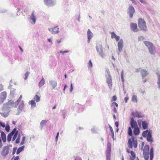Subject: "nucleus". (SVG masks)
<instances>
[{"label": "nucleus", "instance_id": "nucleus-1", "mask_svg": "<svg viewBox=\"0 0 160 160\" xmlns=\"http://www.w3.org/2000/svg\"><path fill=\"white\" fill-rule=\"evenodd\" d=\"M143 157L146 160H148L150 157V160H152L154 157V149L152 147L150 149L149 146L146 145L143 150Z\"/></svg>", "mask_w": 160, "mask_h": 160}, {"label": "nucleus", "instance_id": "nucleus-2", "mask_svg": "<svg viewBox=\"0 0 160 160\" xmlns=\"http://www.w3.org/2000/svg\"><path fill=\"white\" fill-rule=\"evenodd\" d=\"M13 103L10 101L4 104L2 108V112H0V114L1 116L4 118L8 117L9 112V109L12 106Z\"/></svg>", "mask_w": 160, "mask_h": 160}, {"label": "nucleus", "instance_id": "nucleus-3", "mask_svg": "<svg viewBox=\"0 0 160 160\" xmlns=\"http://www.w3.org/2000/svg\"><path fill=\"white\" fill-rule=\"evenodd\" d=\"M18 131L16 128H14L12 132L9 133L7 137V141L8 142H9L11 141L12 136L14 135L12 139V141H14L17 137L18 135Z\"/></svg>", "mask_w": 160, "mask_h": 160}, {"label": "nucleus", "instance_id": "nucleus-4", "mask_svg": "<svg viewBox=\"0 0 160 160\" xmlns=\"http://www.w3.org/2000/svg\"><path fill=\"white\" fill-rule=\"evenodd\" d=\"M128 146L130 148L133 147L136 148L137 147V141L133 137H132L128 139Z\"/></svg>", "mask_w": 160, "mask_h": 160}, {"label": "nucleus", "instance_id": "nucleus-5", "mask_svg": "<svg viewBox=\"0 0 160 160\" xmlns=\"http://www.w3.org/2000/svg\"><path fill=\"white\" fill-rule=\"evenodd\" d=\"M138 27L141 30L146 31L147 27L145 21L143 19L139 18L138 21Z\"/></svg>", "mask_w": 160, "mask_h": 160}, {"label": "nucleus", "instance_id": "nucleus-6", "mask_svg": "<svg viewBox=\"0 0 160 160\" xmlns=\"http://www.w3.org/2000/svg\"><path fill=\"white\" fill-rule=\"evenodd\" d=\"M7 96V92L5 91L2 92L0 93V105L6 99Z\"/></svg>", "mask_w": 160, "mask_h": 160}, {"label": "nucleus", "instance_id": "nucleus-7", "mask_svg": "<svg viewBox=\"0 0 160 160\" xmlns=\"http://www.w3.org/2000/svg\"><path fill=\"white\" fill-rule=\"evenodd\" d=\"M96 50L97 52L99 53V55L102 58L104 56V53L103 52L102 47L101 45H100L97 47Z\"/></svg>", "mask_w": 160, "mask_h": 160}, {"label": "nucleus", "instance_id": "nucleus-8", "mask_svg": "<svg viewBox=\"0 0 160 160\" xmlns=\"http://www.w3.org/2000/svg\"><path fill=\"white\" fill-rule=\"evenodd\" d=\"M135 12L134 8L132 6H130L129 7L128 13L129 14L130 18H132L133 14Z\"/></svg>", "mask_w": 160, "mask_h": 160}, {"label": "nucleus", "instance_id": "nucleus-9", "mask_svg": "<svg viewBox=\"0 0 160 160\" xmlns=\"http://www.w3.org/2000/svg\"><path fill=\"white\" fill-rule=\"evenodd\" d=\"M130 125L131 127L132 128H134L138 127L136 121L134 120L133 118H132L131 119Z\"/></svg>", "mask_w": 160, "mask_h": 160}, {"label": "nucleus", "instance_id": "nucleus-10", "mask_svg": "<svg viewBox=\"0 0 160 160\" xmlns=\"http://www.w3.org/2000/svg\"><path fill=\"white\" fill-rule=\"evenodd\" d=\"M48 30L52 34H56L59 32V28L57 26L53 28H48Z\"/></svg>", "mask_w": 160, "mask_h": 160}, {"label": "nucleus", "instance_id": "nucleus-11", "mask_svg": "<svg viewBox=\"0 0 160 160\" xmlns=\"http://www.w3.org/2000/svg\"><path fill=\"white\" fill-rule=\"evenodd\" d=\"M106 82L108 83L109 88H111L112 86V79L111 76L108 75L106 78Z\"/></svg>", "mask_w": 160, "mask_h": 160}, {"label": "nucleus", "instance_id": "nucleus-12", "mask_svg": "<svg viewBox=\"0 0 160 160\" xmlns=\"http://www.w3.org/2000/svg\"><path fill=\"white\" fill-rule=\"evenodd\" d=\"M130 27L131 29L134 32H137L138 31V29L137 28V25L135 23H131L130 24Z\"/></svg>", "mask_w": 160, "mask_h": 160}, {"label": "nucleus", "instance_id": "nucleus-13", "mask_svg": "<svg viewBox=\"0 0 160 160\" xmlns=\"http://www.w3.org/2000/svg\"><path fill=\"white\" fill-rule=\"evenodd\" d=\"M45 4L49 6H52L54 5V0H44Z\"/></svg>", "mask_w": 160, "mask_h": 160}, {"label": "nucleus", "instance_id": "nucleus-14", "mask_svg": "<svg viewBox=\"0 0 160 160\" xmlns=\"http://www.w3.org/2000/svg\"><path fill=\"white\" fill-rule=\"evenodd\" d=\"M118 46V50L119 52H121L123 47V41L122 39H121L119 41Z\"/></svg>", "mask_w": 160, "mask_h": 160}, {"label": "nucleus", "instance_id": "nucleus-15", "mask_svg": "<svg viewBox=\"0 0 160 160\" xmlns=\"http://www.w3.org/2000/svg\"><path fill=\"white\" fill-rule=\"evenodd\" d=\"M93 34L91 31L90 29H88L87 32V36L88 38V43L90 42V39L92 37Z\"/></svg>", "mask_w": 160, "mask_h": 160}, {"label": "nucleus", "instance_id": "nucleus-16", "mask_svg": "<svg viewBox=\"0 0 160 160\" xmlns=\"http://www.w3.org/2000/svg\"><path fill=\"white\" fill-rule=\"evenodd\" d=\"M8 148L7 147H4L2 152V154L4 156H5L8 153Z\"/></svg>", "mask_w": 160, "mask_h": 160}, {"label": "nucleus", "instance_id": "nucleus-17", "mask_svg": "<svg viewBox=\"0 0 160 160\" xmlns=\"http://www.w3.org/2000/svg\"><path fill=\"white\" fill-rule=\"evenodd\" d=\"M111 37L112 38H115L116 40L118 41L119 39V37L117 36L114 32H111Z\"/></svg>", "mask_w": 160, "mask_h": 160}, {"label": "nucleus", "instance_id": "nucleus-18", "mask_svg": "<svg viewBox=\"0 0 160 160\" xmlns=\"http://www.w3.org/2000/svg\"><path fill=\"white\" fill-rule=\"evenodd\" d=\"M118 106V104L116 102H113L112 103V106H113V111L115 113H116L117 112L116 108H117Z\"/></svg>", "mask_w": 160, "mask_h": 160}, {"label": "nucleus", "instance_id": "nucleus-19", "mask_svg": "<svg viewBox=\"0 0 160 160\" xmlns=\"http://www.w3.org/2000/svg\"><path fill=\"white\" fill-rule=\"evenodd\" d=\"M147 137V141L148 142H153V140L152 138L151 134L150 131L149 132Z\"/></svg>", "mask_w": 160, "mask_h": 160}, {"label": "nucleus", "instance_id": "nucleus-20", "mask_svg": "<svg viewBox=\"0 0 160 160\" xmlns=\"http://www.w3.org/2000/svg\"><path fill=\"white\" fill-rule=\"evenodd\" d=\"M148 49L149 50V52L151 54L154 55L155 54L156 51L155 50V48L153 46Z\"/></svg>", "mask_w": 160, "mask_h": 160}, {"label": "nucleus", "instance_id": "nucleus-21", "mask_svg": "<svg viewBox=\"0 0 160 160\" xmlns=\"http://www.w3.org/2000/svg\"><path fill=\"white\" fill-rule=\"evenodd\" d=\"M140 132V130L138 127L134 128L133 133L135 135H138Z\"/></svg>", "mask_w": 160, "mask_h": 160}, {"label": "nucleus", "instance_id": "nucleus-22", "mask_svg": "<svg viewBox=\"0 0 160 160\" xmlns=\"http://www.w3.org/2000/svg\"><path fill=\"white\" fill-rule=\"evenodd\" d=\"M144 43L145 45L148 48V49L153 46V44L148 41H145Z\"/></svg>", "mask_w": 160, "mask_h": 160}, {"label": "nucleus", "instance_id": "nucleus-23", "mask_svg": "<svg viewBox=\"0 0 160 160\" xmlns=\"http://www.w3.org/2000/svg\"><path fill=\"white\" fill-rule=\"evenodd\" d=\"M141 73L142 77H145L147 76L148 74V73L145 69H142L141 71Z\"/></svg>", "mask_w": 160, "mask_h": 160}, {"label": "nucleus", "instance_id": "nucleus-24", "mask_svg": "<svg viewBox=\"0 0 160 160\" xmlns=\"http://www.w3.org/2000/svg\"><path fill=\"white\" fill-rule=\"evenodd\" d=\"M1 136L3 142H6V136L5 133L3 132H1Z\"/></svg>", "mask_w": 160, "mask_h": 160}, {"label": "nucleus", "instance_id": "nucleus-25", "mask_svg": "<svg viewBox=\"0 0 160 160\" xmlns=\"http://www.w3.org/2000/svg\"><path fill=\"white\" fill-rule=\"evenodd\" d=\"M130 153L131 156H130V159H131L132 158L133 159H136L137 157H136V154L133 151H130Z\"/></svg>", "mask_w": 160, "mask_h": 160}, {"label": "nucleus", "instance_id": "nucleus-26", "mask_svg": "<svg viewBox=\"0 0 160 160\" xmlns=\"http://www.w3.org/2000/svg\"><path fill=\"white\" fill-rule=\"evenodd\" d=\"M142 125L143 129H146L148 128V124L146 121H142Z\"/></svg>", "mask_w": 160, "mask_h": 160}, {"label": "nucleus", "instance_id": "nucleus-27", "mask_svg": "<svg viewBox=\"0 0 160 160\" xmlns=\"http://www.w3.org/2000/svg\"><path fill=\"white\" fill-rule=\"evenodd\" d=\"M21 138V135L20 133H18V135L16 138L15 141V143L16 144H18L20 142V139Z\"/></svg>", "mask_w": 160, "mask_h": 160}, {"label": "nucleus", "instance_id": "nucleus-28", "mask_svg": "<svg viewBox=\"0 0 160 160\" xmlns=\"http://www.w3.org/2000/svg\"><path fill=\"white\" fill-rule=\"evenodd\" d=\"M24 148L25 146H23L18 148L16 152L17 154H19L22 151L24 150Z\"/></svg>", "mask_w": 160, "mask_h": 160}, {"label": "nucleus", "instance_id": "nucleus-29", "mask_svg": "<svg viewBox=\"0 0 160 160\" xmlns=\"http://www.w3.org/2000/svg\"><path fill=\"white\" fill-rule=\"evenodd\" d=\"M52 89H54L57 86V82L56 81H52L50 82Z\"/></svg>", "mask_w": 160, "mask_h": 160}, {"label": "nucleus", "instance_id": "nucleus-30", "mask_svg": "<svg viewBox=\"0 0 160 160\" xmlns=\"http://www.w3.org/2000/svg\"><path fill=\"white\" fill-rule=\"evenodd\" d=\"M45 83V80L43 78H42L41 80L39 82L38 85L40 87L42 86Z\"/></svg>", "mask_w": 160, "mask_h": 160}, {"label": "nucleus", "instance_id": "nucleus-31", "mask_svg": "<svg viewBox=\"0 0 160 160\" xmlns=\"http://www.w3.org/2000/svg\"><path fill=\"white\" fill-rule=\"evenodd\" d=\"M48 120H42L40 122V126L42 128L43 127V126L45 125L46 123L47 122Z\"/></svg>", "mask_w": 160, "mask_h": 160}, {"label": "nucleus", "instance_id": "nucleus-32", "mask_svg": "<svg viewBox=\"0 0 160 160\" xmlns=\"http://www.w3.org/2000/svg\"><path fill=\"white\" fill-rule=\"evenodd\" d=\"M128 133L130 136H132V131L130 127H129L128 128Z\"/></svg>", "mask_w": 160, "mask_h": 160}, {"label": "nucleus", "instance_id": "nucleus-33", "mask_svg": "<svg viewBox=\"0 0 160 160\" xmlns=\"http://www.w3.org/2000/svg\"><path fill=\"white\" fill-rule=\"evenodd\" d=\"M132 114L133 116H134L138 117V118H141L142 117V116L141 115L140 113L138 112H136L135 113H134V114H133V113H132Z\"/></svg>", "mask_w": 160, "mask_h": 160}, {"label": "nucleus", "instance_id": "nucleus-34", "mask_svg": "<svg viewBox=\"0 0 160 160\" xmlns=\"http://www.w3.org/2000/svg\"><path fill=\"white\" fill-rule=\"evenodd\" d=\"M33 99L37 102H39L40 100V97L37 95H35Z\"/></svg>", "mask_w": 160, "mask_h": 160}, {"label": "nucleus", "instance_id": "nucleus-35", "mask_svg": "<svg viewBox=\"0 0 160 160\" xmlns=\"http://www.w3.org/2000/svg\"><path fill=\"white\" fill-rule=\"evenodd\" d=\"M149 132H148V130H146L143 131L142 133V136L144 137H146L147 136V135L148 133Z\"/></svg>", "mask_w": 160, "mask_h": 160}, {"label": "nucleus", "instance_id": "nucleus-36", "mask_svg": "<svg viewBox=\"0 0 160 160\" xmlns=\"http://www.w3.org/2000/svg\"><path fill=\"white\" fill-rule=\"evenodd\" d=\"M30 104L32 107H35L36 106V104L34 101L31 100L30 101Z\"/></svg>", "mask_w": 160, "mask_h": 160}, {"label": "nucleus", "instance_id": "nucleus-37", "mask_svg": "<svg viewBox=\"0 0 160 160\" xmlns=\"http://www.w3.org/2000/svg\"><path fill=\"white\" fill-rule=\"evenodd\" d=\"M88 67L89 68H91L92 67V64L91 60H90L88 64Z\"/></svg>", "mask_w": 160, "mask_h": 160}, {"label": "nucleus", "instance_id": "nucleus-38", "mask_svg": "<svg viewBox=\"0 0 160 160\" xmlns=\"http://www.w3.org/2000/svg\"><path fill=\"white\" fill-rule=\"evenodd\" d=\"M111 148L109 147H107V149L106 151V155H111Z\"/></svg>", "mask_w": 160, "mask_h": 160}, {"label": "nucleus", "instance_id": "nucleus-39", "mask_svg": "<svg viewBox=\"0 0 160 160\" xmlns=\"http://www.w3.org/2000/svg\"><path fill=\"white\" fill-rule=\"evenodd\" d=\"M109 128L110 129V130L112 136V137H113L114 136V132L113 129L112 127L110 125H109Z\"/></svg>", "mask_w": 160, "mask_h": 160}, {"label": "nucleus", "instance_id": "nucleus-40", "mask_svg": "<svg viewBox=\"0 0 160 160\" xmlns=\"http://www.w3.org/2000/svg\"><path fill=\"white\" fill-rule=\"evenodd\" d=\"M25 138L26 137L25 136H23L22 137V140L20 143V145H23L25 143Z\"/></svg>", "mask_w": 160, "mask_h": 160}, {"label": "nucleus", "instance_id": "nucleus-41", "mask_svg": "<svg viewBox=\"0 0 160 160\" xmlns=\"http://www.w3.org/2000/svg\"><path fill=\"white\" fill-rule=\"evenodd\" d=\"M132 100L133 102H137V96L135 95L133 96Z\"/></svg>", "mask_w": 160, "mask_h": 160}, {"label": "nucleus", "instance_id": "nucleus-42", "mask_svg": "<svg viewBox=\"0 0 160 160\" xmlns=\"http://www.w3.org/2000/svg\"><path fill=\"white\" fill-rule=\"evenodd\" d=\"M31 16H32V19L34 23H35V17L34 16L33 12L32 13V15H31Z\"/></svg>", "mask_w": 160, "mask_h": 160}, {"label": "nucleus", "instance_id": "nucleus-43", "mask_svg": "<svg viewBox=\"0 0 160 160\" xmlns=\"http://www.w3.org/2000/svg\"><path fill=\"white\" fill-rule=\"evenodd\" d=\"M158 87L160 88V75L158 76Z\"/></svg>", "mask_w": 160, "mask_h": 160}, {"label": "nucleus", "instance_id": "nucleus-44", "mask_svg": "<svg viewBox=\"0 0 160 160\" xmlns=\"http://www.w3.org/2000/svg\"><path fill=\"white\" fill-rule=\"evenodd\" d=\"M5 129L7 132H9L10 130V127L8 124H7L6 127H5Z\"/></svg>", "mask_w": 160, "mask_h": 160}, {"label": "nucleus", "instance_id": "nucleus-45", "mask_svg": "<svg viewBox=\"0 0 160 160\" xmlns=\"http://www.w3.org/2000/svg\"><path fill=\"white\" fill-rule=\"evenodd\" d=\"M29 74V72H27L25 74V77L24 78V79L25 80H26L28 78V77Z\"/></svg>", "mask_w": 160, "mask_h": 160}, {"label": "nucleus", "instance_id": "nucleus-46", "mask_svg": "<svg viewBox=\"0 0 160 160\" xmlns=\"http://www.w3.org/2000/svg\"><path fill=\"white\" fill-rule=\"evenodd\" d=\"M117 99V98L116 96H113L112 100L111 101H115Z\"/></svg>", "mask_w": 160, "mask_h": 160}, {"label": "nucleus", "instance_id": "nucleus-47", "mask_svg": "<svg viewBox=\"0 0 160 160\" xmlns=\"http://www.w3.org/2000/svg\"><path fill=\"white\" fill-rule=\"evenodd\" d=\"M111 155H106L107 160H110Z\"/></svg>", "mask_w": 160, "mask_h": 160}, {"label": "nucleus", "instance_id": "nucleus-48", "mask_svg": "<svg viewBox=\"0 0 160 160\" xmlns=\"http://www.w3.org/2000/svg\"><path fill=\"white\" fill-rule=\"evenodd\" d=\"M3 86L2 84H0V92L3 90Z\"/></svg>", "mask_w": 160, "mask_h": 160}, {"label": "nucleus", "instance_id": "nucleus-49", "mask_svg": "<svg viewBox=\"0 0 160 160\" xmlns=\"http://www.w3.org/2000/svg\"><path fill=\"white\" fill-rule=\"evenodd\" d=\"M0 125L1 126H2L3 128H4L5 127V123L4 122H0Z\"/></svg>", "mask_w": 160, "mask_h": 160}, {"label": "nucleus", "instance_id": "nucleus-50", "mask_svg": "<svg viewBox=\"0 0 160 160\" xmlns=\"http://www.w3.org/2000/svg\"><path fill=\"white\" fill-rule=\"evenodd\" d=\"M144 38L143 36H140L138 37V39L139 41L142 40L144 39Z\"/></svg>", "mask_w": 160, "mask_h": 160}, {"label": "nucleus", "instance_id": "nucleus-51", "mask_svg": "<svg viewBox=\"0 0 160 160\" xmlns=\"http://www.w3.org/2000/svg\"><path fill=\"white\" fill-rule=\"evenodd\" d=\"M142 121L141 120V121L138 120V125L140 127L141 126V125L142 124Z\"/></svg>", "mask_w": 160, "mask_h": 160}, {"label": "nucleus", "instance_id": "nucleus-52", "mask_svg": "<svg viewBox=\"0 0 160 160\" xmlns=\"http://www.w3.org/2000/svg\"><path fill=\"white\" fill-rule=\"evenodd\" d=\"M140 2L142 3H146V2L145 0H139Z\"/></svg>", "mask_w": 160, "mask_h": 160}, {"label": "nucleus", "instance_id": "nucleus-53", "mask_svg": "<svg viewBox=\"0 0 160 160\" xmlns=\"http://www.w3.org/2000/svg\"><path fill=\"white\" fill-rule=\"evenodd\" d=\"M73 90L72 84V83L71 84V88H70V91L71 92H72Z\"/></svg>", "mask_w": 160, "mask_h": 160}, {"label": "nucleus", "instance_id": "nucleus-54", "mask_svg": "<svg viewBox=\"0 0 160 160\" xmlns=\"http://www.w3.org/2000/svg\"><path fill=\"white\" fill-rule=\"evenodd\" d=\"M59 132H58L57 133V136L56 137V141H57L58 140V135H59Z\"/></svg>", "mask_w": 160, "mask_h": 160}, {"label": "nucleus", "instance_id": "nucleus-55", "mask_svg": "<svg viewBox=\"0 0 160 160\" xmlns=\"http://www.w3.org/2000/svg\"><path fill=\"white\" fill-rule=\"evenodd\" d=\"M68 52V51H65L64 52H62V51H60V53H62V54H63L64 53H67Z\"/></svg>", "mask_w": 160, "mask_h": 160}, {"label": "nucleus", "instance_id": "nucleus-56", "mask_svg": "<svg viewBox=\"0 0 160 160\" xmlns=\"http://www.w3.org/2000/svg\"><path fill=\"white\" fill-rule=\"evenodd\" d=\"M115 125L118 128V125H119L118 122H116L115 123Z\"/></svg>", "mask_w": 160, "mask_h": 160}, {"label": "nucleus", "instance_id": "nucleus-57", "mask_svg": "<svg viewBox=\"0 0 160 160\" xmlns=\"http://www.w3.org/2000/svg\"><path fill=\"white\" fill-rule=\"evenodd\" d=\"M22 98V96L21 95L20 96V97H19V98L18 99L17 101L18 102H20L21 101V100Z\"/></svg>", "mask_w": 160, "mask_h": 160}, {"label": "nucleus", "instance_id": "nucleus-58", "mask_svg": "<svg viewBox=\"0 0 160 160\" xmlns=\"http://www.w3.org/2000/svg\"><path fill=\"white\" fill-rule=\"evenodd\" d=\"M128 97H126L125 98H124V100H125V101L126 102H127V101L128 100Z\"/></svg>", "mask_w": 160, "mask_h": 160}, {"label": "nucleus", "instance_id": "nucleus-59", "mask_svg": "<svg viewBox=\"0 0 160 160\" xmlns=\"http://www.w3.org/2000/svg\"><path fill=\"white\" fill-rule=\"evenodd\" d=\"M123 71H122V72H121V78H122V80H123Z\"/></svg>", "mask_w": 160, "mask_h": 160}, {"label": "nucleus", "instance_id": "nucleus-60", "mask_svg": "<svg viewBox=\"0 0 160 160\" xmlns=\"http://www.w3.org/2000/svg\"><path fill=\"white\" fill-rule=\"evenodd\" d=\"M2 140L0 139V148H1L2 147Z\"/></svg>", "mask_w": 160, "mask_h": 160}, {"label": "nucleus", "instance_id": "nucleus-61", "mask_svg": "<svg viewBox=\"0 0 160 160\" xmlns=\"http://www.w3.org/2000/svg\"><path fill=\"white\" fill-rule=\"evenodd\" d=\"M61 40H62V38L58 40L57 41V43H60L61 42Z\"/></svg>", "mask_w": 160, "mask_h": 160}, {"label": "nucleus", "instance_id": "nucleus-62", "mask_svg": "<svg viewBox=\"0 0 160 160\" xmlns=\"http://www.w3.org/2000/svg\"><path fill=\"white\" fill-rule=\"evenodd\" d=\"M129 160H139L138 157H137L136 159H133L132 158L131 159H129Z\"/></svg>", "mask_w": 160, "mask_h": 160}, {"label": "nucleus", "instance_id": "nucleus-63", "mask_svg": "<svg viewBox=\"0 0 160 160\" xmlns=\"http://www.w3.org/2000/svg\"><path fill=\"white\" fill-rule=\"evenodd\" d=\"M19 158V157L18 156H16L15 158L14 159V160H18Z\"/></svg>", "mask_w": 160, "mask_h": 160}, {"label": "nucleus", "instance_id": "nucleus-64", "mask_svg": "<svg viewBox=\"0 0 160 160\" xmlns=\"http://www.w3.org/2000/svg\"><path fill=\"white\" fill-rule=\"evenodd\" d=\"M76 160H82L79 157H77Z\"/></svg>", "mask_w": 160, "mask_h": 160}]
</instances>
